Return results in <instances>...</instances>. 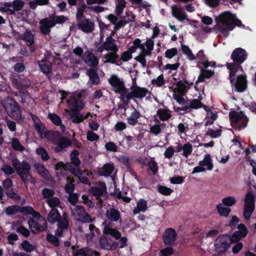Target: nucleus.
Wrapping results in <instances>:
<instances>
[{
  "label": "nucleus",
  "instance_id": "11",
  "mask_svg": "<svg viewBox=\"0 0 256 256\" xmlns=\"http://www.w3.org/2000/svg\"><path fill=\"white\" fill-rule=\"evenodd\" d=\"M230 237L228 235H222L218 236L215 241V247L218 252H224L230 246Z\"/></svg>",
  "mask_w": 256,
  "mask_h": 256
},
{
  "label": "nucleus",
  "instance_id": "6",
  "mask_svg": "<svg viewBox=\"0 0 256 256\" xmlns=\"http://www.w3.org/2000/svg\"><path fill=\"white\" fill-rule=\"evenodd\" d=\"M109 83L113 88V90L120 93L124 98L128 90L126 88L123 80L117 75L113 74L108 80Z\"/></svg>",
  "mask_w": 256,
  "mask_h": 256
},
{
  "label": "nucleus",
  "instance_id": "18",
  "mask_svg": "<svg viewBox=\"0 0 256 256\" xmlns=\"http://www.w3.org/2000/svg\"><path fill=\"white\" fill-rule=\"evenodd\" d=\"M40 32L44 34H48L50 32V28L54 26V22L51 20L50 18L42 20L40 22Z\"/></svg>",
  "mask_w": 256,
  "mask_h": 256
},
{
  "label": "nucleus",
  "instance_id": "51",
  "mask_svg": "<svg viewBox=\"0 0 256 256\" xmlns=\"http://www.w3.org/2000/svg\"><path fill=\"white\" fill-rule=\"evenodd\" d=\"M36 154L40 156L41 158L44 160H47L50 158V156H48L46 150L42 147H39L37 148L36 150Z\"/></svg>",
  "mask_w": 256,
  "mask_h": 256
},
{
  "label": "nucleus",
  "instance_id": "5",
  "mask_svg": "<svg viewBox=\"0 0 256 256\" xmlns=\"http://www.w3.org/2000/svg\"><path fill=\"white\" fill-rule=\"evenodd\" d=\"M2 104L8 115L14 119L20 120L24 118L20 108L14 99L8 98L2 102Z\"/></svg>",
  "mask_w": 256,
  "mask_h": 256
},
{
  "label": "nucleus",
  "instance_id": "36",
  "mask_svg": "<svg viewBox=\"0 0 256 256\" xmlns=\"http://www.w3.org/2000/svg\"><path fill=\"white\" fill-rule=\"evenodd\" d=\"M147 208V202L143 199H140L137 202L136 206L134 209L133 213L136 214L140 212H145Z\"/></svg>",
  "mask_w": 256,
  "mask_h": 256
},
{
  "label": "nucleus",
  "instance_id": "29",
  "mask_svg": "<svg viewBox=\"0 0 256 256\" xmlns=\"http://www.w3.org/2000/svg\"><path fill=\"white\" fill-rule=\"evenodd\" d=\"M106 218L111 222H117L120 219V212L114 208L108 209L106 212Z\"/></svg>",
  "mask_w": 256,
  "mask_h": 256
},
{
  "label": "nucleus",
  "instance_id": "38",
  "mask_svg": "<svg viewBox=\"0 0 256 256\" xmlns=\"http://www.w3.org/2000/svg\"><path fill=\"white\" fill-rule=\"evenodd\" d=\"M157 114L162 120H166L171 116V111L166 108H160L157 111Z\"/></svg>",
  "mask_w": 256,
  "mask_h": 256
},
{
  "label": "nucleus",
  "instance_id": "62",
  "mask_svg": "<svg viewBox=\"0 0 256 256\" xmlns=\"http://www.w3.org/2000/svg\"><path fill=\"white\" fill-rule=\"evenodd\" d=\"M42 194L44 198L48 200L54 197V192L52 189L44 188L42 190Z\"/></svg>",
  "mask_w": 256,
  "mask_h": 256
},
{
  "label": "nucleus",
  "instance_id": "43",
  "mask_svg": "<svg viewBox=\"0 0 256 256\" xmlns=\"http://www.w3.org/2000/svg\"><path fill=\"white\" fill-rule=\"evenodd\" d=\"M70 170L73 174L78 176V178H80L81 176L86 175L89 176L92 175V174L88 172L82 171L80 170L78 166H76L74 168L72 166L70 168Z\"/></svg>",
  "mask_w": 256,
  "mask_h": 256
},
{
  "label": "nucleus",
  "instance_id": "19",
  "mask_svg": "<svg viewBox=\"0 0 256 256\" xmlns=\"http://www.w3.org/2000/svg\"><path fill=\"white\" fill-rule=\"evenodd\" d=\"M238 228L239 230L236 232L232 237H230V240L232 242L238 241L242 238L245 237L248 234V230L244 224H239Z\"/></svg>",
  "mask_w": 256,
  "mask_h": 256
},
{
  "label": "nucleus",
  "instance_id": "25",
  "mask_svg": "<svg viewBox=\"0 0 256 256\" xmlns=\"http://www.w3.org/2000/svg\"><path fill=\"white\" fill-rule=\"evenodd\" d=\"M204 109L206 112V116L205 118V126L212 124L218 118V113L216 111H213L207 106H204Z\"/></svg>",
  "mask_w": 256,
  "mask_h": 256
},
{
  "label": "nucleus",
  "instance_id": "8",
  "mask_svg": "<svg viewBox=\"0 0 256 256\" xmlns=\"http://www.w3.org/2000/svg\"><path fill=\"white\" fill-rule=\"evenodd\" d=\"M230 116L234 128H241L246 126L248 119L242 113L234 112L230 113Z\"/></svg>",
  "mask_w": 256,
  "mask_h": 256
},
{
  "label": "nucleus",
  "instance_id": "16",
  "mask_svg": "<svg viewBox=\"0 0 256 256\" xmlns=\"http://www.w3.org/2000/svg\"><path fill=\"white\" fill-rule=\"evenodd\" d=\"M172 15L180 21L187 20V16L182 7L178 4L171 6Z\"/></svg>",
  "mask_w": 256,
  "mask_h": 256
},
{
  "label": "nucleus",
  "instance_id": "23",
  "mask_svg": "<svg viewBox=\"0 0 256 256\" xmlns=\"http://www.w3.org/2000/svg\"><path fill=\"white\" fill-rule=\"evenodd\" d=\"M106 191V186L104 183L101 182L97 184L94 186L92 187L90 192L97 198L102 196Z\"/></svg>",
  "mask_w": 256,
  "mask_h": 256
},
{
  "label": "nucleus",
  "instance_id": "9",
  "mask_svg": "<svg viewBox=\"0 0 256 256\" xmlns=\"http://www.w3.org/2000/svg\"><path fill=\"white\" fill-rule=\"evenodd\" d=\"M176 87L173 88L169 87L170 90L173 92V98L180 104L184 102V100L182 96L186 90V86L182 82H178L176 84Z\"/></svg>",
  "mask_w": 256,
  "mask_h": 256
},
{
  "label": "nucleus",
  "instance_id": "34",
  "mask_svg": "<svg viewBox=\"0 0 256 256\" xmlns=\"http://www.w3.org/2000/svg\"><path fill=\"white\" fill-rule=\"evenodd\" d=\"M196 58L200 60V62L203 65L204 68H208L209 66H211L212 67H214L215 66V63L214 62H209L206 60V56L204 54V52L203 50H200L196 54Z\"/></svg>",
  "mask_w": 256,
  "mask_h": 256
},
{
  "label": "nucleus",
  "instance_id": "21",
  "mask_svg": "<svg viewBox=\"0 0 256 256\" xmlns=\"http://www.w3.org/2000/svg\"><path fill=\"white\" fill-rule=\"evenodd\" d=\"M214 67H212V65L209 66L208 68H204V69H202L200 72V74L196 80V82H201L204 81L206 78H209L214 74Z\"/></svg>",
  "mask_w": 256,
  "mask_h": 256
},
{
  "label": "nucleus",
  "instance_id": "40",
  "mask_svg": "<svg viewBox=\"0 0 256 256\" xmlns=\"http://www.w3.org/2000/svg\"><path fill=\"white\" fill-rule=\"evenodd\" d=\"M66 112H68L70 118H72V122L74 123L78 124L82 122L84 120V116L82 114H78L76 112H69L67 110H65Z\"/></svg>",
  "mask_w": 256,
  "mask_h": 256
},
{
  "label": "nucleus",
  "instance_id": "46",
  "mask_svg": "<svg viewBox=\"0 0 256 256\" xmlns=\"http://www.w3.org/2000/svg\"><path fill=\"white\" fill-rule=\"evenodd\" d=\"M20 212L25 215L30 214L34 217L40 216V213L36 212L31 206H24L20 210Z\"/></svg>",
  "mask_w": 256,
  "mask_h": 256
},
{
  "label": "nucleus",
  "instance_id": "32",
  "mask_svg": "<svg viewBox=\"0 0 256 256\" xmlns=\"http://www.w3.org/2000/svg\"><path fill=\"white\" fill-rule=\"evenodd\" d=\"M78 28L86 32H92L94 29V22L88 20H84L78 24Z\"/></svg>",
  "mask_w": 256,
  "mask_h": 256
},
{
  "label": "nucleus",
  "instance_id": "52",
  "mask_svg": "<svg viewBox=\"0 0 256 256\" xmlns=\"http://www.w3.org/2000/svg\"><path fill=\"white\" fill-rule=\"evenodd\" d=\"M140 40L138 38L136 39L132 42V45L128 48V50L132 54L135 52L138 49L140 48L141 50L143 48V46L140 44Z\"/></svg>",
  "mask_w": 256,
  "mask_h": 256
},
{
  "label": "nucleus",
  "instance_id": "3",
  "mask_svg": "<svg viewBox=\"0 0 256 256\" xmlns=\"http://www.w3.org/2000/svg\"><path fill=\"white\" fill-rule=\"evenodd\" d=\"M47 219L52 224L58 222L56 234L58 236H62L63 232L68 228V222L67 214L66 212H64L62 217H60V214L57 209L52 208L50 212Z\"/></svg>",
  "mask_w": 256,
  "mask_h": 256
},
{
  "label": "nucleus",
  "instance_id": "31",
  "mask_svg": "<svg viewBox=\"0 0 256 256\" xmlns=\"http://www.w3.org/2000/svg\"><path fill=\"white\" fill-rule=\"evenodd\" d=\"M176 152H182V154L185 157L188 158L192 152V146L190 143H186L184 145L179 144L176 147Z\"/></svg>",
  "mask_w": 256,
  "mask_h": 256
},
{
  "label": "nucleus",
  "instance_id": "49",
  "mask_svg": "<svg viewBox=\"0 0 256 256\" xmlns=\"http://www.w3.org/2000/svg\"><path fill=\"white\" fill-rule=\"evenodd\" d=\"M158 124L152 126L150 128V132L154 135H158L161 132V127L165 126L164 124H161L158 120H156Z\"/></svg>",
  "mask_w": 256,
  "mask_h": 256
},
{
  "label": "nucleus",
  "instance_id": "30",
  "mask_svg": "<svg viewBox=\"0 0 256 256\" xmlns=\"http://www.w3.org/2000/svg\"><path fill=\"white\" fill-rule=\"evenodd\" d=\"M34 166L38 173L44 178L46 180L51 179V176L48 170L43 165L37 163L35 164Z\"/></svg>",
  "mask_w": 256,
  "mask_h": 256
},
{
  "label": "nucleus",
  "instance_id": "58",
  "mask_svg": "<svg viewBox=\"0 0 256 256\" xmlns=\"http://www.w3.org/2000/svg\"><path fill=\"white\" fill-rule=\"evenodd\" d=\"M181 47L182 52L187 56L190 60H194L196 58L195 56L193 54L192 50H190L188 46L184 44H182Z\"/></svg>",
  "mask_w": 256,
  "mask_h": 256
},
{
  "label": "nucleus",
  "instance_id": "22",
  "mask_svg": "<svg viewBox=\"0 0 256 256\" xmlns=\"http://www.w3.org/2000/svg\"><path fill=\"white\" fill-rule=\"evenodd\" d=\"M82 58L84 62L88 66H96L98 64L99 58L90 52H86Z\"/></svg>",
  "mask_w": 256,
  "mask_h": 256
},
{
  "label": "nucleus",
  "instance_id": "26",
  "mask_svg": "<svg viewBox=\"0 0 256 256\" xmlns=\"http://www.w3.org/2000/svg\"><path fill=\"white\" fill-rule=\"evenodd\" d=\"M100 244L102 248L104 249L112 250L116 249V244L114 242H111L110 239H108L106 236H102L100 238Z\"/></svg>",
  "mask_w": 256,
  "mask_h": 256
},
{
  "label": "nucleus",
  "instance_id": "33",
  "mask_svg": "<svg viewBox=\"0 0 256 256\" xmlns=\"http://www.w3.org/2000/svg\"><path fill=\"white\" fill-rule=\"evenodd\" d=\"M143 46V48H142V52H144V54L148 55L150 56L152 54V52L154 49V42L152 39H147L146 43L142 44Z\"/></svg>",
  "mask_w": 256,
  "mask_h": 256
},
{
  "label": "nucleus",
  "instance_id": "47",
  "mask_svg": "<svg viewBox=\"0 0 256 256\" xmlns=\"http://www.w3.org/2000/svg\"><path fill=\"white\" fill-rule=\"evenodd\" d=\"M140 116V114L136 110L132 112L131 115L128 117V121L129 124L134 126L138 122V119Z\"/></svg>",
  "mask_w": 256,
  "mask_h": 256
},
{
  "label": "nucleus",
  "instance_id": "7",
  "mask_svg": "<svg viewBox=\"0 0 256 256\" xmlns=\"http://www.w3.org/2000/svg\"><path fill=\"white\" fill-rule=\"evenodd\" d=\"M70 210L72 215L76 220L82 222H92V218L82 206L74 205L70 207Z\"/></svg>",
  "mask_w": 256,
  "mask_h": 256
},
{
  "label": "nucleus",
  "instance_id": "53",
  "mask_svg": "<svg viewBox=\"0 0 256 256\" xmlns=\"http://www.w3.org/2000/svg\"><path fill=\"white\" fill-rule=\"evenodd\" d=\"M125 6L126 2L124 0H117L116 8V13L117 16H120Z\"/></svg>",
  "mask_w": 256,
  "mask_h": 256
},
{
  "label": "nucleus",
  "instance_id": "28",
  "mask_svg": "<svg viewBox=\"0 0 256 256\" xmlns=\"http://www.w3.org/2000/svg\"><path fill=\"white\" fill-rule=\"evenodd\" d=\"M72 142L66 137H60L54 148L55 151L60 152L70 146Z\"/></svg>",
  "mask_w": 256,
  "mask_h": 256
},
{
  "label": "nucleus",
  "instance_id": "37",
  "mask_svg": "<svg viewBox=\"0 0 256 256\" xmlns=\"http://www.w3.org/2000/svg\"><path fill=\"white\" fill-rule=\"evenodd\" d=\"M216 210L222 216L227 217L231 212L230 208L224 206L222 204H219L216 206Z\"/></svg>",
  "mask_w": 256,
  "mask_h": 256
},
{
  "label": "nucleus",
  "instance_id": "57",
  "mask_svg": "<svg viewBox=\"0 0 256 256\" xmlns=\"http://www.w3.org/2000/svg\"><path fill=\"white\" fill-rule=\"evenodd\" d=\"M24 6V2L21 0H14L12 3V6L14 12L20 10Z\"/></svg>",
  "mask_w": 256,
  "mask_h": 256
},
{
  "label": "nucleus",
  "instance_id": "2",
  "mask_svg": "<svg viewBox=\"0 0 256 256\" xmlns=\"http://www.w3.org/2000/svg\"><path fill=\"white\" fill-rule=\"evenodd\" d=\"M12 163L17 174L23 182L35 183V179L32 176L30 172L31 166L30 164L26 160L20 162L16 158H12Z\"/></svg>",
  "mask_w": 256,
  "mask_h": 256
},
{
  "label": "nucleus",
  "instance_id": "15",
  "mask_svg": "<svg viewBox=\"0 0 256 256\" xmlns=\"http://www.w3.org/2000/svg\"><path fill=\"white\" fill-rule=\"evenodd\" d=\"M103 226L102 232L105 234H110L116 240L121 238V234L117 230L112 228L110 226V222L105 221L102 222Z\"/></svg>",
  "mask_w": 256,
  "mask_h": 256
},
{
  "label": "nucleus",
  "instance_id": "48",
  "mask_svg": "<svg viewBox=\"0 0 256 256\" xmlns=\"http://www.w3.org/2000/svg\"><path fill=\"white\" fill-rule=\"evenodd\" d=\"M46 202L52 209L56 207H60V202L57 197H52L46 200Z\"/></svg>",
  "mask_w": 256,
  "mask_h": 256
},
{
  "label": "nucleus",
  "instance_id": "42",
  "mask_svg": "<svg viewBox=\"0 0 256 256\" xmlns=\"http://www.w3.org/2000/svg\"><path fill=\"white\" fill-rule=\"evenodd\" d=\"M222 130L221 127L218 128H209L206 132V134L212 138H216L221 135Z\"/></svg>",
  "mask_w": 256,
  "mask_h": 256
},
{
  "label": "nucleus",
  "instance_id": "61",
  "mask_svg": "<svg viewBox=\"0 0 256 256\" xmlns=\"http://www.w3.org/2000/svg\"><path fill=\"white\" fill-rule=\"evenodd\" d=\"M116 53H113L110 52V53L106 54L104 56V58L106 60L105 62H112L114 63L116 61L117 56L116 54Z\"/></svg>",
  "mask_w": 256,
  "mask_h": 256
},
{
  "label": "nucleus",
  "instance_id": "4",
  "mask_svg": "<svg viewBox=\"0 0 256 256\" xmlns=\"http://www.w3.org/2000/svg\"><path fill=\"white\" fill-rule=\"evenodd\" d=\"M227 68L230 70V77L231 82L235 86L236 90L240 92H244L246 87V80L245 76H240L237 78L236 81L233 78L238 70L240 68L239 64L235 63H227Z\"/></svg>",
  "mask_w": 256,
  "mask_h": 256
},
{
  "label": "nucleus",
  "instance_id": "27",
  "mask_svg": "<svg viewBox=\"0 0 256 256\" xmlns=\"http://www.w3.org/2000/svg\"><path fill=\"white\" fill-rule=\"evenodd\" d=\"M114 170V164L108 163L104 164L102 168H98V172L100 176H108L112 174Z\"/></svg>",
  "mask_w": 256,
  "mask_h": 256
},
{
  "label": "nucleus",
  "instance_id": "17",
  "mask_svg": "<svg viewBox=\"0 0 256 256\" xmlns=\"http://www.w3.org/2000/svg\"><path fill=\"white\" fill-rule=\"evenodd\" d=\"M176 236L175 230L172 228H168L164 231L163 235L164 242L166 244H171L175 242Z\"/></svg>",
  "mask_w": 256,
  "mask_h": 256
},
{
  "label": "nucleus",
  "instance_id": "24",
  "mask_svg": "<svg viewBox=\"0 0 256 256\" xmlns=\"http://www.w3.org/2000/svg\"><path fill=\"white\" fill-rule=\"evenodd\" d=\"M89 232L85 234V238L86 240L87 244L88 246H92L93 244V238L96 234L99 232V230L94 224L88 225Z\"/></svg>",
  "mask_w": 256,
  "mask_h": 256
},
{
  "label": "nucleus",
  "instance_id": "12",
  "mask_svg": "<svg viewBox=\"0 0 256 256\" xmlns=\"http://www.w3.org/2000/svg\"><path fill=\"white\" fill-rule=\"evenodd\" d=\"M37 219L36 220H31L28 222V225L30 228L32 229V232L35 230L38 232H42L46 230L47 228V224L44 218L40 216L34 217Z\"/></svg>",
  "mask_w": 256,
  "mask_h": 256
},
{
  "label": "nucleus",
  "instance_id": "55",
  "mask_svg": "<svg viewBox=\"0 0 256 256\" xmlns=\"http://www.w3.org/2000/svg\"><path fill=\"white\" fill-rule=\"evenodd\" d=\"M236 202V200L234 196H229L222 198V204L228 207L232 206Z\"/></svg>",
  "mask_w": 256,
  "mask_h": 256
},
{
  "label": "nucleus",
  "instance_id": "54",
  "mask_svg": "<svg viewBox=\"0 0 256 256\" xmlns=\"http://www.w3.org/2000/svg\"><path fill=\"white\" fill-rule=\"evenodd\" d=\"M39 66L41 68V70L44 74H47L49 73L51 70V64L48 62H40Z\"/></svg>",
  "mask_w": 256,
  "mask_h": 256
},
{
  "label": "nucleus",
  "instance_id": "44",
  "mask_svg": "<svg viewBox=\"0 0 256 256\" xmlns=\"http://www.w3.org/2000/svg\"><path fill=\"white\" fill-rule=\"evenodd\" d=\"M22 250L27 252H30L34 250L36 246L35 244H30L28 240H24L21 244Z\"/></svg>",
  "mask_w": 256,
  "mask_h": 256
},
{
  "label": "nucleus",
  "instance_id": "63",
  "mask_svg": "<svg viewBox=\"0 0 256 256\" xmlns=\"http://www.w3.org/2000/svg\"><path fill=\"white\" fill-rule=\"evenodd\" d=\"M48 118L56 125H60L62 123L61 118L56 114L50 113L48 115Z\"/></svg>",
  "mask_w": 256,
  "mask_h": 256
},
{
  "label": "nucleus",
  "instance_id": "59",
  "mask_svg": "<svg viewBox=\"0 0 256 256\" xmlns=\"http://www.w3.org/2000/svg\"><path fill=\"white\" fill-rule=\"evenodd\" d=\"M78 152L74 150H73L70 155L72 162L75 165V166H78L80 164V160L78 158Z\"/></svg>",
  "mask_w": 256,
  "mask_h": 256
},
{
  "label": "nucleus",
  "instance_id": "14",
  "mask_svg": "<svg viewBox=\"0 0 256 256\" xmlns=\"http://www.w3.org/2000/svg\"><path fill=\"white\" fill-rule=\"evenodd\" d=\"M68 108L70 110V112H76L82 109L84 106V104L82 100L80 97L78 96H72L68 101Z\"/></svg>",
  "mask_w": 256,
  "mask_h": 256
},
{
  "label": "nucleus",
  "instance_id": "56",
  "mask_svg": "<svg viewBox=\"0 0 256 256\" xmlns=\"http://www.w3.org/2000/svg\"><path fill=\"white\" fill-rule=\"evenodd\" d=\"M10 7H12L11 2H4L3 6L0 7V12H9L10 14H14V12L13 10L10 8Z\"/></svg>",
  "mask_w": 256,
  "mask_h": 256
},
{
  "label": "nucleus",
  "instance_id": "64",
  "mask_svg": "<svg viewBox=\"0 0 256 256\" xmlns=\"http://www.w3.org/2000/svg\"><path fill=\"white\" fill-rule=\"evenodd\" d=\"M80 256H92L94 252L89 248H83L80 249Z\"/></svg>",
  "mask_w": 256,
  "mask_h": 256
},
{
  "label": "nucleus",
  "instance_id": "10",
  "mask_svg": "<svg viewBox=\"0 0 256 256\" xmlns=\"http://www.w3.org/2000/svg\"><path fill=\"white\" fill-rule=\"evenodd\" d=\"M150 93L148 89L134 86L131 88V92H128L127 90L124 98L128 100L132 98L141 99L148 95H150Z\"/></svg>",
  "mask_w": 256,
  "mask_h": 256
},
{
  "label": "nucleus",
  "instance_id": "35",
  "mask_svg": "<svg viewBox=\"0 0 256 256\" xmlns=\"http://www.w3.org/2000/svg\"><path fill=\"white\" fill-rule=\"evenodd\" d=\"M199 166L204 168L205 170H211L213 168V164L210 154H206L203 160L199 162Z\"/></svg>",
  "mask_w": 256,
  "mask_h": 256
},
{
  "label": "nucleus",
  "instance_id": "45",
  "mask_svg": "<svg viewBox=\"0 0 256 256\" xmlns=\"http://www.w3.org/2000/svg\"><path fill=\"white\" fill-rule=\"evenodd\" d=\"M46 137L54 146L56 145L60 138V133L57 132H48Z\"/></svg>",
  "mask_w": 256,
  "mask_h": 256
},
{
  "label": "nucleus",
  "instance_id": "50",
  "mask_svg": "<svg viewBox=\"0 0 256 256\" xmlns=\"http://www.w3.org/2000/svg\"><path fill=\"white\" fill-rule=\"evenodd\" d=\"M11 145L12 148L16 150L22 152L24 150V146L21 144L20 141L16 138L11 139Z\"/></svg>",
  "mask_w": 256,
  "mask_h": 256
},
{
  "label": "nucleus",
  "instance_id": "60",
  "mask_svg": "<svg viewBox=\"0 0 256 256\" xmlns=\"http://www.w3.org/2000/svg\"><path fill=\"white\" fill-rule=\"evenodd\" d=\"M67 180L68 182L65 186V190L66 193L71 194L74 190V186L73 184L74 180H70L69 178H67Z\"/></svg>",
  "mask_w": 256,
  "mask_h": 256
},
{
  "label": "nucleus",
  "instance_id": "1",
  "mask_svg": "<svg viewBox=\"0 0 256 256\" xmlns=\"http://www.w3.org/2000/svg\"><path fill=\"white\" fill-rule=\"evenodd\" d=\"M217 24L214 28L224 36L227 37L229 32L232 30L236 26H240L242 22L236 19L234 15L230 12H224L220 14L216 18Z\"/></svg>",
  "mask_w": 256,
  "mask_h": 256
},
{
  "label": "nucleus",
  "instance_id": "39",
  "mask_svg": "<svg viewBox=\"0 0 256 256\" xmlns=\"http://www.w3.org/2000/svg\"><path fill=\"white\" fill-rule=\"evenodd\" d=\"M244 206L254 208V196L251 192H248L246 196Z\"/></svg>",
  "mask_w": 256,
  "mask_h": 256
},
{
  "label": "nucleus",
  "instance_id": "13",
  "mask_svg": "<svg viewBox=\"0 0 256 256\" xmlns=\"http://www.w3.org/2000/svg\"><path fill=\"white\" fill-rule=\"evenodd\" d=\"M114 42V40L111 37L107 38L105 42L101 46L98 48V52H102L104 50L113 53H116L118 50V46Z\"/></svg>",
  "mask_w": 256,
  "mask_h": 256
},
{
  "label": "nucleus",
  "instance_id": "20",
  "mask_svg": "<svg viewBox=\"0 0 256 256\" xmlns=\"http://www.w3.org/2000/svg\"><path fill=\"white\" fill-rule=\"evenodd\" d=\"M246 50L242 48H236L232 54V59L236 62L242 63L246 58Z\"/></svg>",
  "mask_w": 256,
  "mask_h": 256
},
{
  "label": "nucleus",
  "instance_id": "41",
  "mask_svg": "<svg viewBox=\"0 0 256 256\" xmlns=\"http://www.w3.org/2000/svg\"><path fill=\"white\" fill-rule=\"evenodd\" d=\"M107 18L114 25V30L112 32V34L113 35L115 32L121 26V22H118V18L112 14H110L107 16Z\"/></svg>",
  "mask_w": 256,
  "mask_h": 256
}]
</instances>
